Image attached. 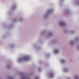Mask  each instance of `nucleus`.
I'll use <instances>...</instances> for the list:
<instances>
[{"instance_id":"f257e3e1","label":"nucleus","mask_w":79,"mask_h":79,"mask_svg":"<svg viewBox=\"0 0 79 79\" xmlns=\"http://www.w3.org/2000/svg\"><path fill=\"white\" fill-rule=\"evenodd\" d=\"M28 60H29V57L26 58V57H23L21 59V60L23 61H27Z\"/></svg>"},{"instance_id":"f03ea898","label":"nucleus","mask_w":79,"mask_h":79,"mask_svg":"<svg viewBox=\"0 0 79 79\" xmlns=\"http://www.w3.org/2000/svg\"><path fill=\"white\" fill-rule=\"evenodd\" d=\"M60 24L62 26H64L65 25V23L63 22H60Z\"/></svg>"},{"instance_id":"7ed1b4c3","label":"nucleus","mask_w":79,"mask_h":79,"mask_svg":"<svg viewBox=\"0 0 79 79\" xmlns=\"http://www.w3.org/2000/svg\"><path fill=\"white\" fill-rule=\"evenodd\" d=\"M50 77H53V73H51L50 74Z\"/></svg>"},{"instance_id":"20e7f679","label":"nucleus","mask_w":79,"mask_h":79,"mask_svg":"<svg viewBox=\"0 0 79 79\" xmlns=\"http://www.w3.org/2000/svg\"><path fill=\"white\" fill-rule=\"evenodd\" d=\"M55 52L56 53H58V51L56 50L55 51Z\"/></svg>"},{"instance_id":"39448f33","label":"nucleus","mask_w":79,"mask_h":79,"mask_svg":"<svg viewBox=\"0 0 79 79\" xmlns=\"http://www.w3.org/2000/svg\"><path fill=\"white\" fill-rule=\"evenodd\" d=\"M61 61H62V63H63L64 62V60H61Z\"/></svg>"},{"instance_id":"423d86ee","label":"nucleus","mask_w":79,"mask_h":79,"mask_svg":"<svg viewBox=\"0 0 79 79\" xmlns=\"http://www.w3.org/2000/svg\"><path fill=\"white\" fill-rule=\"evenodd\" d=\"M78 79V77H76V79Z\"/></svg>"},{"instance_id":"0eeeda50","label":"nucleus","mask_w":79,"mask_h":79,"mask_svg":"<svg viewBox=\"0 0 79 79\" xmlns=\"http://www.w3.org/2000/svg\"><path fill=\"white\" fill-rule=\"evenodd\" d=\"M35 79H38V78H36Z\"/></svg>"}]
</instances>
